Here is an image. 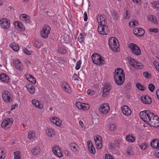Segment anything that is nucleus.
Instances as JSON below:
<instances>
[{
	"label": "nucleus",
	"instance_id": "obj_16",
	"mask_svg": "<svg viewBox=\"0 0 159 159\" xmlns=\"http://www.w3.org/2000/svg\"><path fill=\"white\" fill-rule=\"evenodd\" d=\"M52 151L54 154L57 157H61L63 156L60 148L58 146H56L52 148Z\"/></svg>",
	"mask_w": 159,
	"mask_h": 159
},
{
	"label": "nucleus",
	"instance_id": "obj_37",
	"mask_svg": "<svg viewBox=\"0 0 159 159\" xmlns=\"http://www.w3.org/2000/svg\"><path fill=\"white\" fill-rule=\"evenodd\" d=\"M57 51L61 54H65L66 52L64 47L59 46L57 48Z\"/></svg>",
	"mask_w": 159,
	"mask_h": 159
},
{
	"label": "nucleus",
	"instance_id": "obj_47",
	"mask_svg": "<svg viewBox=\"0 0 159 159\" xmlns=\"http://www.w3.org/2000/svg\"><path fill=\"white\" fill-rule=\"evenodd\" d=\"M148 88L150 91L153 92L155 89V86L152 84H149Z\"/></svg>",
	"mask_w": 159,
	"mask_h": 159
},
{
	"label": "nucleus",
	"instance_id": "obj_50",
	"mask_svg": "<svg viewBox=\"0 0 159 159\" xmlns=\"http://www.w3.org/2000/svg\"><path fill=\"white\" fill-rule=\"evenodd\" d=\"M136 86L139 90L143 91L144 90L145 88L143 87L142 85L140 84H137Z\"/></svg>",
	"mask_w": 159,
	"mask_h": 159
},
{
	"label": "nucleus",
	"instance_id": "obj_57",
	"mask_svg": "<svg viewBox=\"0 0 159 159\" xmlns=\"http://www.w3.org/2000/svg\"><path fill=\"white\" fill-rule=\"evenodd\" d=\"M84 20L86 21L88 20V16L86 12H85L84 15Z\"/></svg>",
	"mask_w": 159,
	"mask_h": 159
},
{
	"label": "nucleus",
	"instance_id": "obj_24",
	"mask_svg": "<svg viewBox=\"0 0 159 159\" xmlns=\"http://www.w3.org/2000/svg\"><path fill=\"white\" fill-rule=\"evenodd\" d=\"M25 86L30 93L33 94L34 93L35 88L33 84H26Z\"/></svg>",
	"mask_w": 159,
	"mask_h": 159
},
{
	"label": "nucleus",
	"instance_id": "obj_27",
	"mask_svg": "<svg viewBox=\"0 0 159 159\" xmlns=\"http://www.w3.org/2000/svg\"><path fill=\"white\" fill-rule=\"evenodd\" d=\"M25 76L27 79L30 82L33 84H35L36 83L35 79L32 75L28 74L26 75Z\"/></svg>",
	"mask_w": 159,
	"mask_h": 159
},
{
	"label": "nucleus",
	"instance_id": "obj_20",
	"mask_svg": "<svg viewBox=\"0 0 159 159\" xmlns=\"http://www.w3.org/2000/svg\"><path fill=\"white\" fill-rule=\"evenodd\" d=\"M140 99L141 101L145 104H150L152 102L151 99L147 95L141 97Z\"/></svg>",
	"mask_w": 159,
	"mask_h": 159
},
{
	"label": "nucleus",
	"instance_id": "obj_54",
	"mask_svg": "<svg viewBox=\"0 0 159 159\" xmlns=\"http://www.w3.org/2000/svg\"><path fill=\"white\" fill-rule=\"evenodd\" d=\"M41 43H39L38 41H35V46L37 48H39L40 47Z\"/></svg>",
	"mask_w": 159,
	"mask_h": 159
},
{
	"label": "nucleus",
	"instance_id": "obj_21",
	"mask_svg": "<svg viewBox=\"0 0 159 159\" xmlns=\"http://www.w3.org/2000/svg\"><path fill=\"white\" fill-rule=\"evenodd\" d=\"M150 145L153 148L159 149V140L157 139H153L151 142Z\"/></svg>",
	"mask_w": 159,
	"mask_h": 159
},
{
	"label": "nucleus",
	"instance_id": "obj_5",
	"mask_svg": "<svg viewBox=\"0 0 159 159\" xmlns=\"http://www.w3.org/2000/svg\"><path fill=\"white\" fill-rule=\"evenodd\" d=\"M2 98L6 102L10 103L12 101L13 97L11 93L5 90L2 93Z\"/></svg>",
	"mask_w": 159,
	"mask_h": 159
},
{
	"label": "nucleus",
	"instance_id": "obj_19",
	"mask_svg": "<svg viewBox=\"0 0 159 159\" xmlns=\"http://www.w3.org/2000/svg\"><path fill=\"white\" fill-rule=\"evenodd\" d=\"M103 17H105L104 15H101L97 16V22L99 24L98 25L107 24V22H106L105 18Z\"/></svg>",
	"mask_w": 159,
	"mask_h": 159
},
{
	"label": "nucleus",
	"instance_id": "obj_8",
	"mask_svg": "<svg viewBox=\"0 0 159 159\" xmlns=\"http://www.w3.org/2000/svg\"><path fill=\"white\" fill-rule=\"evenodd\" d=\"M128 59L130 65L133 67L138 69H140L143 68L142 63L136 61L134 59L130 57H128Z\"/></svg>",
	"mask_w": 159,
	"mask_h": 159
},
{
	"label": "nucleus",
	"instance_id": "obj_33",
	"mask_svg": "<svg viewBox=\"0 0 159 159\" xmlns=\"http://www.w3.org/2000/svg\"><path fill=\"white\" fill-rule=\"evenodd\" d=\"M111 16L114 20H117L120 17V16L118 12L115 11H114L111 13Z\"/></svg>",
	"mask_w": 159,
	"mask_h": 159
},
{
	"label": "nucleus",
	"instance_id": "obj_31",
	"mask_svg": "<svg viewBox=\"0 0 159 159\" xmlns=\"http://www.w3.org/2000/svg\"><path fill=\"white\" fill-rule=\"evenodd\" d=\"M40 151V148L39 147L37 146L34 147L31 150L32 154L34 155H36L38 154Z\"/></svg>",
	"mask_w": 159,
	"mask_h": 159
},
{
	"label": "nucleus",
	"instance_id": "obj_35",
	"mask_svg": "<svg viewBox=\"0 0 159 159\" xmlns=\"http://www.w3.org/2000/svg\"><path fill=\"white\" fill-rule=\"evenodd\" d=\"M47 134L49 137H52L55 135V132L51 128H49L47 131Z\"/></svg>",
	"mask_w": 159,
	"mask_h": 159
},
{
	"label": "nucleus",
	"instance_id": "obj_6",
	"mask_svg": "<svg viewBox=\"0 0 159 159\" xmlns=\"http://www.w3.org/2000/svg\"><path fill=\"white\" fill-rule=\"evenodd\" d=\"M128 47L134 54L136 56H139L141 54V50L140 48L135 44L131 43L129 44Z\"/></svg>",
	"mask_w": 159,
	"mask_h": 159
},
{
	"label": "nucleus",
	"instance_id": "obj_63",
	"mask_svg": "<svg viewBox=\"0 0 159 159\" xmlns=\"http://www.w3.org/2000/svg\"><path fill=\"white\" fill-rule=\"evenodd\" d=\"M87 145L88 147V148L89 147L92 146H93L92 143L91 141H89L87 142Z\"/></svg>",
	"mask_w": 159,
	"mask_h": 159
},
{
	"label": "nucleus",
	"instance_id": "obj_13",
	"mask_svg": "<svg viewBox=\"0 0 159 159\" xmlns=\"http://www.w3.org/2000/svg\"><path fill=\"white\" fill-rule=\"evenodd\" d=\"M13 122V120L12 118H7V119L3 120L2 124V127L5 128L6 127L9 128Z\"/></svg>",
	"mask_w": 159,
	"mask_h": 159
},
{
	"label": "nucleus",
	"instance_id": "obj_55",
	"mask_svg": "<svg viewBox=\"0 0 159 159\" xmlns=\"http://www.w3.org/2000/svg\"><path fill=\"white\" fill-rule=\"evenodd\" d=\"M151 120H154L157 121L159 120V118L157 116H153V117L151 119Z\"/></svg>",
	"mask_w": 159,
	"mask_h": 159
},
{
	"label": "nucleus",
	"instance_id": "obj_34",
	"mask_svg": "<svg viewBox=\"0 0 159 159\" xmlns=\"http://www.w3.org/2000/svg\"><path fill=\"white\" fill-rule=\"evenodd\" d=\"M10 46L16 52L19 49V46L16 43H11L10 44Z\"/></svg>",
	"mask_w": 159,
	"mask_h": 159
},
{
	"label": "nucleus",
	"instance_id": "obj_51",
	"mask_svg": "<svg viewBox=\"0 0 159 159\" xmlns=\"http://www.w3.org/2000/svg\"><path fill=\"white\" fill-rule=\"evenodd\" d=\"M4 157L5 156L3 151L1 149H0V159H4Z\"/></svg>",
	"mask_w": 159,
	"mask_h": 159
},
{
	"label": "nucleus",
	"instance_id": "obj_7",
	"mask_svg": "<svg viewBox=\"0 0 159 159\" xmlns=\"http://www.w3.org/2000/svg\"><path fill=\"white\" fill-rule=\"evenodd\" d=\"M51 28L47 25H44L43 27L40 32L41 36L44 39L47 38L50 33Z\"/></svg>",
	"mask_w": 159,
	"mask_h": 159
},
{
	"label": "nucleus",
	"instance_id": "obj_2",
	"mask_svg": "<svg viewBox=\"0 0 159 159\" xmlns=\"http://www.w3.org/2000/svg\"><path fill=\"white\" fill-rule=\"evenodd\" d=\"M154 116L153 113L151 112L150 111L145 110L141 111L139 113L140 117L146 123H149L151 119Z\"/></svg>",
	"mask_w": 159,
	"mask_h": 159
},
{
	"label": "nucleus",
	"instance_id": "obj_32",
	"mask_svg": "<svg viewBox=\"0 0 159 159\" xmlns=\"http://www.w3.org/2000/svg\"><path fill=\"white\" fill-rule=\"evenodd\" d=\"M120 141L119 140L115 139L114 143H111L110 146L113 148H115V147H118L120 144Z\"/></svg>",
	"mask_w": 159,
	"mask_h": 159
},
{
	"label": "nucleus",
	"instance_id": "obj_25",
	"mask_svg": "<svg viewBox=\"0 0 159 159\" xmlns=\"http://www.w3.org/2000/svg\"><path fill=\"white\" fill-rule=\"evenodd\" d=\"M32 103L34 105L39 109H42L43 108V105L40 103L37 100L33 99L32 100Z\"/></svg>",
	"mask_w": 159,
	"mask_h": 159
},
{
	"label": "nucleus",
	"instance_id": "obj_1",
	"mask_svg": "<svg viewBox=\"0 0 159 159\" xmlns=\"http://www.w3.org/2000/svg\"><path fill=\"white\" fill-rule=\"evenodd\" d=\"M125 74L123 70L120 68L116 69L114 72V78L115 83L118 85H122L124 82Z\"/></svg>",
	"mask_w": 159,
	"mask_h": 159
},
{
	"label": "nucleus",
	"instance_id": "obj_41",
	"mask_svg": "<svg viewBox=\"0 0 159 159\" xmlns=\"http://www.w3.org/2000/svg\"><path fill=\"white\" fill-rule=\"evenodd\" d=\"M81 109L86 110L89 109L90 107L89 105L88 104L82 103Z\"/></svg>",
	"mask_w": 159,
	"mask_h": 159
},
{
	"label": "nucleus",
	"instance_id": "obj_38",
	"mask_svg": "<svg viewBox=\"0 0 159 159\" xmlns=\"http://www.w3.org/2000/svg\"><path fill=\"white\" fill-rule=\"evenodd\" d=\"M153 8H156L159 9V2H153L151 3Z\"/></svg>",
	"mask_w": 159,
	"mask_h": 159
},
{
	"label": "nucleus",
	"instance_id": "obj_59",
	"mask_svg": "<svg viewBox=\"0 0 159 159\" xmlns=\"http://www.w3.org/2000/svg\"><path fill=\"white\" fill-rule=\"evenodd\" d=\"M124 17L125 19H129V16L128 15V12L126 11V12L124 14Z\"/></svg>",
	"mask_w": 159,
	"mask_h": 159
},
{
	"label": "nucleus",
	"instance_id": "obj_4",
	"mask_svg": "<svg viewBox=\"0 0 159 159\" xmlns=\"http://www.w3.org/2000/svg\"><path fill=\"white\" fill-rule=\"evenodd\" d=\"M108 43L110 48L115 52L119 47L118 41L115 38H110L109 39Z\"/></svg>",
	"mask_w": 159,
	"mask_h": 159
},
{
	"label": "nucleus",
	"instance_id": "obj_40",
	"mask_svg": "<svg viewBox=\"0 0 159 159\" xmlns=\"http://www.w3.org/2000/svg\"><path fill=\"white\" fill-rule=\"evenodd\" d=\"M14 159H21V155L20 152L19 151H16L14 152Z\"/></svg>",
	"mask_w": 159,
	"mask_h": 159
},
{
	"label": "nucleus",
	"instance_id": "obj_39",
	"mask_svg": "<svg viewBox=\"0 0 159 159\" xmlns=\"http://www.w3.org/2000/svg\"><path fill=\"white\" fill-rule=\"evenodd\" d=\"M126 139L129 142H132L135 141L134 138L132 136H130L129 135L126 136Z\"/></svg>",
	"mask_w": 159,
	"mask_h": 159
},
{
	"label": "nucleus",
	"instance_id": "obj_52",
	"mask_svg": "<svg viewBox=\"0 0 159 159\" xmlns=\"http://www.w3.org/2000/svg\"><path fill=\"white\" fill-rule=\"evenodd\" d=\"M149 31L151 32L157 33L158 32V30L157 28H152L149 29Z\"/></svg>",
	"mask_w": 159,
	"mask_h": 159
},
{
	"label": "nucleus",
	"instance_id": "obj_58",
	"mask_svg": "<svg viewBox=\"0 0 159 159\" xmlns=\"http://www.w3.org/2000/svg\"><path fill=\"white\" fill-rule=\"evenodd\" d=\"M105 159H113V158L111 155L106 154L105 155Z\"/></svg>",
	"mask_w": 159,
	"mask_h": 159
},
{
	"label": "nucleus",
	"instance_id": "obj_64",
	"mask_svg": "<svg viewBox=\"0 0 159 159\" xmlns=\"http://www.w3.org/2000/svg\"><path fill=\"white\" fill-rule=\"evenodd\" d=\"M134 24L133 22L131 21L129 23V25L131 28H134Z\"/></svg>",
	"mask_w": 159,
	"mask_h": 159
},
{
	"label": "nucleus",
	"instance_id": "obj_11",
	"mask_svg": "<svg viewBox=\"0 0 159 159\" xmlns=\"http://www.w3.org/2000/svg\"><path fill=\"white\" fill-rule=\"evenodd\" d=\"M0 25L2 28L7 29L10 26V21L7 18H2L0 20Z\"/></svg>",
	"mask_w": 159,
	"mask_h": 159
},
{
	"label": "nucleus",
	"instance_id": "obj_42",
	"mask_svg": "<svg viewBox=\"0 0 159 159\" xmlns=\"http://www.w3.org/2000/svg\"><path fill=\"white\" fill-rule=\"evenodd\" d=\"M116 125L114 124H110L109 126V129L111 131H114L116 129Z\"/></svg>",
	"mask_w": 159,
	"mask_h": 159
},
{
	"label": "nucleus",
	"instance_id": "obj_48",
	"mask_svg": "<svg viewBox=\"0 0 159 159\" xmlns=\"http://www.w3.org/2000/svg\"><path fill=\"white\" fill-rule=\"evenodd\" d=\"M81 64V61L80 60L77 61L76 63V65L75 67V69L76 70H78L80 69V65Z\"/></svg>",
	"mask_w": 159,
	"mask_h": 159
},
{
	"label": "nucleus",
	"instance_id": "obj_23",
	"mask_svg": "<svg viewBox=\"0 0 159 159\" xmlns=\"http://www.w3.org/2000/svg\"><path fill=\"white\" fill-rule=\"evenodd\" d=\"M61 87L63 90L65 91L70 93V90L68 84L66 82L64 81L62 82Z\"/></svg>",
	"mask_w": 159,
	"mask_h": 159
},
{
	"label": "nucleus",
	"instance_id": "obj_28",
	"mask_svg": "<svg viewBox=\"0 0 159 159\" xmlns=\"http://www.w3.org/2000/svg\"><path fill=\"white\" fill-rule=\"evenodd\" d=\"M0 79L3 81L8 82L9 80V76L5 73H1L0 75Z\"/></svg>",
	"mask_w": 159,
	"mask_h": 159
},
{
	"label": "nucleus",
	"instance_id": "obj_12",
	"mask_svg": "<svg viewBox=\"0 0 159 159\" xmlns=\"http://www.w3.org/2000/svg\"><path fill=\"white\" fill-rule=\"evenodd\" d=\"M111 89V87L109 84H106L104 85L102 89V95L104 97H106L109 95Z\"/></svg>",
	"mask_w": 159,
	"mask_h": 159
},
{
	"label": "nucleus",
	"instance_id": "obj_18",
	"mask_svg": "<svg viewBox=\"0 0 159 159\" xmlns=\"http://www.w3.org/2000/svg\"><path fill=\"white\" fill-rule=\"evenodd\" d=\"M121 111L126 116L130 115L131 113V111L128 106L124 105L121 107Z\"/></svg>",
	"mask_w": 159,
	"mask_h": 159
},
{
	"label": "nucleus",
	"instance_id": "obj_61",
	"mask_svg": "<svg viewBox=\"0 0 159 159\" xmlns=\"http://www.w3.org/2000/svg\"><path fill=\"white\" fill-rule=\"evenodd\" d=\"M155 156L159 158V149L157 150L155 153Z\"/></svg>",
	"mask_w": 159,
	"mask_h": 159
},
{
	"label": "nucleus",
	"instance_id": "obj_56",
	"mask_svg": "<svg viewBox=\"0 0 159 159\" xmlns=\"http://www.w3.org/2000/svg\"><path fill=\"white\" fill-rule=\"evenodd\" d=\"M24 52L26 53V54L28 55H30L31 54V52L28 50L26 48H25L23 50Z\"/></svg>",
	"mask_w": 159,
	"mask_h": 159
},
{
	"label": "nucleus",
	"instance_id": "obj_30",
	"mask_svg": "<svg viewBox=\"0 0 159 159\" xmlns=\"http://www.w3.org/2000/svg\"><path fill=\"white\" fill-rule=\"evenodd\" d=\"M69 147L70 149L74 152L78 151V146L75 143H70Z\"/></svg>",
	"mask_w": 159,
	"mask_h": 159
},
{
	"label": "nucleus",
	"instance_id": "obj_3",
	"mask_svg": "<svg viewBox=\"0 0 159 159\" xmlns=\"http://www.w3.org/2000/svg\"><path fill=\"white\" fill-rule=\"evenodd\" d=\"M91 58L93 62L97 65L100 66L105 64L103 57L98 53L93 54Z\"/></svg>",
	"mask_w": 159,
	"mask_h": 159
},
{
	"label": "nucleus",
	"instance_id": "obj_44",
	"mask_svg": "<svg viewBox=\"0 0 159 159\" xmlns=\"http://www.w3.org/2000/svg\"><path fill=\"white\" fill-rule=\"evenodd\" d=\"M89 152L91 154H94L95 153V148L93 146L89 147Z\"/></svg>",
	"mask_w": 159,
	"mask_h": 159
},
{
	"label": "nucleus",
	"instance_id": "obj_26",
	"mask_svg": "<svg viewBox=\"0 0 159 159\" xmlns=\"http://www.w3.org/2000/svg\"><path fill=\"white\" fill-rule=\"evenodd\" d=\"M50 121L53 124L57 126H59L61 125V121L56 117H53L52 118H51Z\"/></svg>",
	"mask_w": 159,
	"mask_h": 159
},
{
	"label": "nucleus",
	"instance_id": "obj_15",
	"mask_svg": "<svg viewBox=\"0 0 159 159\" xmlns=\"http://www.w3.org/2000/svg\"><path fill=\"white\" fill-rule=\"evenodd\" d=\"M13 64L16 68L18 70H22L23 69L22 64L18 59H14Z\"/></svg>",
	"mask_w": 159,
	"mask_h": 159
},
{
	"label": "nucleus",
	"instance_id": "obj_9",
	"mask_svg": "<svg viewBox=\"0 0 159 159\" xmlns=\"http://www.w3.org/2000/svg\"><path fill=\"white\" fill-rule=\"evenodd\" d=\"M108 26L107 24L98 25V32L99 34L102 35L107 34L109 30Z\"/></svg>",
	"mask_w": 159,
	"mask_h": 159
},
{
	"label": "nucleus",
	"instance_id": "obj_43",
	"mask_svg": "<svg viewBox=\"0 0 159 159\" xmlns=\"http://www.w3.org/2000/svg\"><path fill=\"white\" fill-rule=\"evenodd\" d=\"M35 133L34 131H30L28 133V138L29 139H33L35 137Z\"/></svg>",
	"mask_w": 159,
	"mask_h": 159
},
{
	"label": "nucleus",
	"instance_id": "obj_46",
	"mask_svg": "<svg viewBox=\"0 0 159 159\" xmlns=\"http://www.w3.org/2000/svg\"><path fill=\"white\" fill-rule=\"evenodd\" d=\"M153 64L156 69L159 72V62L157 61H154Z\"/></svg>",
	"mask_w": 159,
	"mask_h": 159
},
{
	"label": "nucleus",
	"instance_id": "obj_53",
	"mask_svg": "<svg viewBox=\"0 0 159 159\" xmlns=\"http://www.w3.org/2000/svg\"><path fill=\"white\" fill-rule=\"evenodd\" d=\"M81 103L80 102H76L75 103V105L78 108L81 109V106L82 105Z\"/></svg>",
	"mask_w": 159,
	"mask_h": 159
},
{
	"label": "nucleus",
	"instance_id": "obj_10",
	"mask_svg": "<svg viewBox=\"0 0 159 159\" xmlns=\"http://www.w3.org/2000/svg\"><path fill=\"white\" fill-rule=\"evenodd\" d=\"M98 110L102 114H106L110 110V106L107 103H104L100 105Z\"/></svg>",
	"mask_w": 159,
	"mask_h": 159
},
{
	"label": "nucleus",
	"instance_id": "obj_36",
	"mask_svg": "<svg viewBox=\"0 0 159 159\" xmlns=\"http://www.w3.org/2000/svg\"><path fill=\"white\" fill-rule=\"evenodd\" d=\"M148 19L149 20L152 22L154 23L155 24H157V19L154 16L152 15L148 17Z\"/></svg>",
	"mask_w": 159,
	"mask_h": 159
},
{
	"label": "nucleus",
	"instance_id": "obj_62",
	"mask_svg": "<svg viewBox=\"0 0 159 159\" xmlns=\"http://www.w3.org/2000/svg\"><path fill=\"white\" fill-rule=\"evenodd\" d=\"M84 40V38L83 37L82 35L80 36L79 38V41L80 42H81L83 41Z\"/></svg>",
	"mask_w": 159,
	"mask_h": 159
},
{
	"label": "nucleus",
	"instance_id": "obj_22",
	"mask_svg": "<svg viewBox=\"0 0 159 159\" xmlns=\"http://www.w3.org/2000/svg\"><path fill=\"white\" fill-rule=\"evenodd\" d=\"M20 18L26 23H29L30 22V16L27 15L22 14L20 15Z\"/></svg>",
	"mask_w": 159,
	"mask_h": 159
},
{
	"label": "nucleus",
	"instance_id": "obj_17",
	"mask_svg": "<svg viewBox=\"0 0 159 159\" xmlns=\"http://www.w3.org/2000/svg\"><path fill=\"white\" fill-rule=\"evenodd\" d=\"M133 33L138 36H142L144 34V30L141 28H135L133 31Z\"/></svg>",
	"mask_w": 159,
	"mask_h": 159
},
{
	"label": "nucleus",
	"instance_id": "obj_49",
	"mask_svg": "<svg viewBox=\"0 0 159 159\" xmlns=\"http://www.w3.org/2000/svg\"><path fill=\"white\" fill-rule=\"evenodd\" d=\"M126 152L127 154L129 156L133 155V152L132 150V148L131 147L128 148L126 151Z\"/></svg>",
	"mask_w": 159,
	"mask_h": 159
},
{
	"label": "nucleus",
	"instance_id": "obj_14",
	"mask_svg": "<svg viewBox=\"0 0 159 159\" xmlns=\"http://www.w3.org/2000/svg\"><path fill=\"white\" fill-rule=\"evenodd\" d=\"M94 140L97 146V148L98 149H101L102 147V137L99 135L95 136Z\"/></svg>",
	"mask_w": 159,
	"mask_h": 159
},
{
	"label": "nucleus",
	"instance_id": "obj_60",
	"mask_svg": "<svg viewBox=\"0 0 159 159\" xmlns=\"http://www.w3.org/2000/svg\"><path fill=\"white\" fill-rule=\"evenodd\" d=\"M152 126L154 127H157L159 126V120L156 121V122L154 123V124Z\"/></svg>",
	"mask_w": 159,
	"mask_h": 159
},
{
	"label": "nucleus",
	"instance_id": "obj_29",
	"mask_svg": "<svg viewBox=\"0 0 159 159\" xmlns=\"http://www.w3.org/2000/svg\"><path fill=\"white\" fill-rule=\"evenodd\" d=\"M14 25L15 26H17V27L19 28L20 30L24 31L25 29V28L22 24L20 22L18 21H16L14 22Z\"/></svg>",
	"mask_w": 159,
	"mask_h": 159
},
{
	"label": "nucleus",
	"instance_id": "obj_45",
	"mask_svg": "<svg viewBox=\"0 0 159 159\" xmlns=\"http://www.w3.org/2000/svg\"><path fill=\"white\" fill-rule=\"evenodd\" d=\"M140 148L143 150H145L147 147V144L146 143H143L139 145Z\"/></svg>",
	"mask_w": 159,
	"mask_h": 159
}]
</instances>
